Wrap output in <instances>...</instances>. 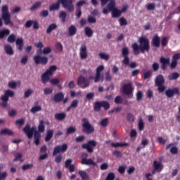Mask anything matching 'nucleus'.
<instances>
[{
	"label": "nucleus",
	"instance_id": "nucleus-45",
	"mask_svg": "<svg viewBox=\"0 0 180 180\" xmlns=\"http://www.w3.org/2000/svg\"><path fill=\"white\" fill-rule=\"evenodd\" d=\"M1 101H2V103L1 104V106H2V108H7L8 101H9L8 98L1 96Z\"/></svg>",
	"mask_w": 180,
	"mask_h": 180
},
{
	"label": "nucleus",
	"instance_id": "nucleus-27",
	"mask_svg": "<svg viewBox=\"0 0 180 180\" xmlns=\"http://www.w3.org/2000/svg\"><path fill=\"white\" fill-rule=\"evenodd\" d=\"M4 50L6 54H8V56H13V49L11 45L9 44L5 45Z\"/></svg>",
	"mask_w": 180,
	"mask_h": 180
},
{
	"label": "nucleus",
	"instance_id": "nucleus-49",
	"mask_svg": "<svg viewBox=\"0 0 180 180\" xmlns=\"http://www.w3.org/2000/svg\"><path fill=\"white\" fill-rule=\"evenodd\" d=\"M99 57L101 58L102 60H105V61H108V60H109L110 58V56L105 53H100L98 54Z\"/></svg>",
	"mask_w": 180,
	"mask_h": 180
},
{
	"label": "nucleus",
	"instance_id": "nucleus-12",
	"mask_svg": "<svg viewBox=\"0 0 180 180\" xmlns=\"http://www.w3.org/2000/svg\"><path fill=\"white\" fill-rule=\"evenodd\" d=\"M101 6H105V5L109 2L107 5V8L110 12H112L116 8V1L115 0H101Z\"/></svg>",
	"mask_w": 180,
	"mask_h": 180
},
{
	"label": "nucleus",
	"instance_id": "nucleus-16",
	"mask_svg": "<svg viewBox=\"0 0 180 180\" xmlns=\"http://www.w3.org/2000/svg\"><path fill=\"white\" fill-rule=\"evenodd\" d=\"M178 60H180V53H175L172 56V63L169 64L171 70H174L178 65Z\"/></svg>",
	"mask_w": 180,
	"mask_h": 180
},
{
	"label": "nucleus",
	"instance_id": "nucleus-43",
	"mask_svg": "<svg viewBox=\"0 0 180 180\" xmlns=\"http://www.w3.org/2000/svg\"><path fill=\"white\" fill-rule=\"evenodd\" d=\"M41 106L40 105H37V106H34L31 108L30 112L32 113H36L37 112H41Z\"/></svg>",
	"mask_w": 180,
	"mask_h": 180
},
{
	"label": "nucleus",
	"instance_id": "nucleus-19",
	"mask_svg": "<svg viewBox=\"0 0 180 180\" xmlns=\"http://www.w3.org/2000/svg\"><path fill=\"white\" fill-rule=\"evenodd\" d=\"M155 85H164L165 84V79L162 75H158L155 79Z\"/></svg>",
	"mask_w": 180,
	"mask_h": 180
},
{
	"label": "nucleus",
	"instance_id": "nucleus-17",
	"mask_svg": "<svg viewBox=\"0 0 180 180\" xmlns=\"http://www.w3.org/2000/svg\"><path fill=\"white\" fill-rule=\"evenodd\" d=\"M151 46L153 47H156V49H158L160 46H161V38L158 34H155V36L153 37L151 41Z\"/></svg>",
	"mask_w": 180,
	"mask_h": 180
},
{
	"label": "nucleus",
	"instance_id": "nucleus-57",
	"mask_svg": "<svg viewBox=\"0 0 180 180\" xmlns=\"http://www.w3.org/2000/svg\"><path fill=\"white\" fill-rule=\"evenodd\" d=\"M115 173L113 172H110L106 178L105 180H115Z\"/></svg>",
	"mask_w": 180,
	"mask_h": 180
},
{
	"label": "nucleus",
	"instance_id": "nucleus-47",
	"mask_svg": "<svg viewBox=\"0 0 180 180\" xmlns=\"http://www.w3.org/2000/svg\"><path fill=\"white\" fill-rule=\"evenodd\" d=\"M75 131H77V128L74 127H70L69 128H68L67 131H66V134H72L73 133H75Z\"/></svg>",
	"mask_w": 180,
	"mask_h": 180
},
{
	"label": "nucleus",
	"instance_id": "nucleus-10",
	"mask_svg": "<svg viewBox=\"0 0 180 180\" xmlns=\"http://www.w3.org/2000/svg\"><path fill=\"white\" fill-rule=\"evenodd\" d=\"M98 146V142L92 139L87 141L86 143H83L82 145V148L83 150H86L87 153L89 154H92L94 153V148Z\"/></svg>",
	"mask_w": 180,
	"mask_h": 180
},
{
	"label": "nucleus",
	"instance_id": "nucleus-11",
	"mask_svg": "<svg viewBox=\"0 0 180 180\" xmlns=\"http://www.w3.org/2000/svg\"><path fill=\"white\" fill-rule=\"evenodd\" d=\"M81 164L82 165H92V167H96V163L94 161L92 158H88V153H82V161Z\"/></svg>",
	"mask_w": 180,
	"mask_h": 180
},
{
	"label": "nucleus",
	"instance_id": "nucleus-31",
	"mask_svg": "<svg viewBox=\"0 0 180 180\" xmlns=\"http://www.w3.org/2000/svg\"><path fill=\"white\" fill-rule=\"evenodd\" d=\"M179 77V73L176 72H174L173 73L168 75L167 78L169 81H174L175 79H178Z\"/></svg>",
	"mask_w": 180,
	"mask_h": 180
},
{
	"label": "nucleus",
	"instance_id": "nucleus-15",
	"mask_svg": "<svg viewBox=\"0 0 180 180\" xmlns=\"http://www.w3.org/2000/svg\"><path fill=\"white\" fill-rule=\"evenodd\" d=\"M79 56L81 60H86L88 58V49H86V45L82 44L79 49Z\"/></svg>",
	"mask_w": 180,
	"mask_h": 180
},
{
	"label": "nucleus",
	"instance_id": "nucleus-35",
	"mask_svg": "<svg viewBox=\"0 0 180 180\" xmlns=\"http://www.w3.org/2000/svg\"><path fill=\"white\" fill-rule=\"evenodd\" d=\"M41 2L36 1L30 8V11H36V9H39V8L41 7Z\"/></svg>",
	"mask_w": 180,
	"mask_h": 180
},
{
	"label": "nucleus",
	"instance_id": "nucleus-21",
	"mask_svg": "<svg viewBox=\"0 0 180 180\" xmlns=\"http://www.w3.org/2000/svg\"><path fill=\"white\" fill-rule=\"evenodd\" d=\"M51 77V76L46 70V72L44 74H42L41 77L42 84H47V82L50 81Z\"/></svg>",
	"mask_w": 180,
	"mask_h": 180
},
{
	"label": "nucleus",
	"instance_id": "nucleus-7",
	"mask_svg": "<svg viewBox=\"0 0 180 180\" xmlns=\"http://www.w3.org/2000/svg\"><path fill=\"white\" fill-rule=\"evenodd\" d=\"M82 132L86 134H92L95 131V128L91 122H89V120L88 118H82Z\"/></svg>",
	"mask_w": 180,
	"mask_h": 180
},
{
	"label": "nucleus",
	"instance_id": "nucleus-63",
	"mask_svg": "<svg viewBox=\"0 0 180 180\" xmlns=\"http://www.w3.org/2000/svg\"><path fill=\"white\" fill-rule=\"evenodd\" d=\"M8 176V173L6 172H3L1 173V169H0V180H5L6 179V177Z\"/></svg>",
	"mask_w": 180,
	"mask_h": 180
},
{
	"label": "nucleus",
	"instance_id": "nucleus-48",
	"mask_svg": "<svg viewBox=\"0 0 180 180\" xmlns=\"http://www.w3.org/2000/svg\"><path fill=\"white\" fill-rule=\"evenodd\" d=\"M15 158L13 159L14 162L16 161H20V160H22V158L23 157V155H22V153H15Z\"/></svg>",
	"mask_w": 180,
	"mask_h": 180
},
{
	"label": "nucleus",
	"instance_id": "nucleus-54",
	"mask_svg": "<svg viewBox=\"0 0 180 180\" xmlns=\"http://www.w3.org/2000/svg\"><path fill=\"white\" fill-rule=\"evenodd\" d=\"M108 124H109V119L108 118H104L103 120H101V125L103 127H106V126H108Z\"/></svg>",
	"mask_w": 180,
	"mask_h": 180
},
{
	"label": "nucleus",
	"instance_id": "nucleus-13",
	"mask_svg": "<svg viewBox=\"0 0 180 180\" xmlns=\"http://www.w3.org/2000/svg\"><path fill=\"white\" fill-rule=\"evenodd\" d=\"M67 150H68V145L66 143L57 146L53 148V155H57V154H60V153H65Z\"/></svg>",
	"mask_w": 180,
	"mask_h": 180
},
{
	"label": "nucleus",
	"instance_id": "nucleus-34",
	"mask_svg": "<svg viewBox=\"0 0 180 180\" xmlns=\"http://www.w3.org/2000/svg\"><path fill=\"white\" fill-rule=\"evenodd\" d=\"M56 29H57V24H55V23L51 24L46 30L47 34H50V33H51L53 30H56Z\"/></svg>",
	"mask_w": 180,
	"mask_h": 180
},
{
	"label": "nucleus",
	"instance_id": "nucleus-59",
	"mask_svg": "<svg viewBox=\"0 0 180 180\" xmlns=\"http://www.w3.org/2000/svg\"><path fill=\"white\" fill-rule=\"evenodd\" d=\"M87 22H88V23H96V18H95L94 17H93L91 15H89Z\"/></svg>",
	"mask_w": 180,
	"mask_h": 180
},
{
	"label": "nucleus",
	"instance_id": "nucleus-40",
	"mask_svg": "<svg viewBox=\"0 0 180 180\" xmlns=\"http://www.w3.org/2000/svg\"><path fill=\"white\" fill-rule=\"evenodd\" d=\"M160 63L161 64H170L169 58H165L164 56L160 57Z\"/></svg>",
	"mask_w": 180,
	"mask_h": 180
},
{
	"label": "nucleus",
	"instance_id": "nucleus-37",
	"mask_svg": "<svg viewBox=\"0 0 180 180\" xmlns=\"http://www.w3.org/2000/svg\"><path fill=\"white\" fill-rule=\"evenodd\" d=\"M79 175H80L82 180L89 179V176H88V174H86V172L85 171H79Z\"/></svg>",
	"mask_w": 180,
	"mask_h": 180
},
{
	"label": "nucleus",
	"instance_id": "nucleus-60",
	"mask_svg": "<svg viewBox=\"0 0 180 180\" xmlns=\"http://www.w3.org/2000/svg\"><path fill=\"white\" fill-rule=\"evenodd\" d=\"M61 161H63V155H58L56 156L55 162H56V164H60Z\"/></svg>",
	"mask_w": 180,
	"mask_h": 180
},
{
	"label": "nucleus",
	"instance_id": "nucleus-53",
	"mask_svg": "<svg viewBox=\"0 0 180 180\" xmlns=\"http://www.w3.org/2000/svg\"><path fill=\"white\" fill-rule=\"evenodd\" d=\"M146 6L147 11H154L155 9V4L153 3L148 4Z\"/></svg>",
	"mask_w": 180,
	"mask_h": 180
},
{
	"label": "nucleus",
	"instance_id": "nucleus-8",
	"mask_svg": "<svg viewBox=\"0 0 180 180\" xmlns=\"http://www.w3.org/2000/svg\"><path fill=\"white\" fill-rule=\"evenodd\" d=\"M1 18L4 20V25L6 26H8V25L13 26V22L11 21V13H9V8L6 5L2 6Z\"/></svg>",
	"mask_w": 180,
	"mask_h": 180
},
{
	"label": "nucleus",
	"instance_id": "nucleus-33",
	"mask_svg": "<svg viewBox=\"0 0 180 180\" xmlns=\"http://www.w3.org/2000/svg\"><path fill=\"white\" fill-rule=\"evenodd\" d=\"M15 95V92L12 90H6L4 93V95L2 96L3 98H7L9 100V97L12 98Z\"/></svg>",
	"mask_w": 180,
	"mask_h": 180
},
{
	"label": "nucleus",
	"instance_id": "nucleus-39",
	"mask_svg": "<svg viewBox=\"0 0 180 180\" xmlns=\"http://www.w3.org/2000/svg\"><path fill=\"white\" fill-rule=\"evenodd\" d=\"M101 106L105 110H108L110 108V104L106 101H101Z\"/></svg>",
	"mask_w": 180,
	"mask_h": 180
},
{
	"label": "nucleus",
	"instance_id": "nucleus-51",
	"mask_svg": "<svg viewBox=\"0 0 180 180\" xmlns=\"http://www.w3.org/2000/svg\"><path fill=\"white\" fill-rule=\"evenodd\" d=\"M153 75V72L151 70H148L147 72H143V79H148Z\"/></svg>",
	"mask_w": 180,
	"mask_h": 180
},
{
	"label": "nucleus",
	"instance_id": "nucleus-22",
	"mask_svg": "<svg viewBox=\"0 0 180 180\" xmlns=\"http://www.w3.org/2000/svg\"><path fill=\"white\" fill-rule=\"evenodd\" d=\"M153 168L155 169V171H157L158 172H161V171H162V168H164V167L162 166V165L160 162H158V161L155 160L153 162Z\"/></svg>",
	"mask_w": 180,
	"mask_h": 180
},
{
	"label": "nucleus",
	"instance_id": "nucleus-1",
	"mask_svg": "<svg viewBox=\"0 0 180 180\" xmlns=\"http://www.w3.org/2000/svg\"><path fill=\"white\" fill-rule=\"evenodd\" d=\"M44 124H46L44 120H40L38 125V131L36 130L34 127L30 128V125L29 124H27L23 129V131L27 136V139H32L34 136V143L36 146H39V144H40V139H41L40 133H44L46 131V125Z\"/></svg>",
	"mask_w": 180,
	"mask_h": 180
},
{
	"label": "nucleus",
	"instance_id": "nucleus-55",
	"mask_svg": "<svg viewBox=\"0 0 180 180\" xmlns=\"http://www.w3.org/2000/svg\"><path fill=\"white\" fill-rule=\"evenodd\" d=\"M167 44H168V38H167V37H165L161 39V46L162 47H165Z\"/></svg>",
	"mask_w": 180,
	"mask_h": 180
},
{
	"label": "nucleus",
	"instance_id": "nucleus-61",
	"mask_svg": "<svg viewBox=\"0 0 180 180\" xmlns=\"http://www.w3.org/2000/svg\"><path fill=\"white\" fill-rule=\"evenodd\" d=\"M49 82L52 85H58V84H60V80L57 78H53L49 80Z\"/></svg>",
	"mask_w": 180,
	"mask_h": 180
},
{
	"label": "nucleus",
	"instance_id": "nucleus-25",
	"mask_svg": "<svg viewBox=\"0 0 180 180\" xmlns=\"http://www.w3.org/2000/svg\"><path fill=\"white\" fill-rule=\"evenodd\" d=\"M69 36L72 37L77 34V27L75 25H70L68 28Z\"/></svg>",
	"mask_w": 180,
	"mask_h": 180
},
{
	"label": "nucleus",
	"instance_id": "nucleus-41",
	"mask_svg": "<svg viewBox=\"0 0 180 180\" xmlns=\"http://www.w3.org/2000/svg\"><path fill=\"white\" fill-rule=\"evenodd\" d=\"M46 71L51 76L53 75V72H54V71H57V66L51 65L49 67L48 70H46Z\"/></svg>",
	"mask_w": 180,
	"mask_h": 180
},
{
	"label": "nucleus",
	"instance_id": "nucleus-2",
	"mask_svg": "<svg viewBox=\"0 0 180 180\" xmlns=\"http://www.w3.org/2000/svg\"><path fill=\"white\" fill-rule=\"evenodd\" d=\"M35 47H37V49H39V50L37 51V56H34L33 58V60L35 63V64H37V65H39V64H41L42 65H46V64H47V63H49V58L46 56H41L40 54H50V53H51V48L50 47H45L44 48L43 50H41V49H43V47H44V45L43 44V42L39 41L37 44H34Z\"/></svg>",
	"mask_w": 180,
	"mask_h": 180
},
{
	"label": "nucleus",
	"instance_id": "nucleus-52",
	"mask_svg": "<svg viewBox=\"0 0 180 180\" xmlns=\"http://www.w3.org/2000/svg\"><path fill=\"white\" fill-rule=\"evenodd\" d=\"M32 168H33L32 163L26 164V165H22V171H27V169H32Z\"/></svg>",
	"mask_w": 180,
	"mask_h": 180
},
{
	"label": "nucleus",
	"instance_id": "nucleus-18",
	"mask_svg": "<svg viewBox=\"0 0 180 180\" xmlns=\"http://www.w3.org/2000/svg\"><path fill=\"white\" fill-rule=\"evenodd\" d=\"M165 95L167 98H172L174 95H179V89L178 87L174 88L173 89H169L166 90Z\"/></svg>",
	"mask_w": 180,
	"mask_h": 180
},
{
	"label": "nucleus",
	"instance_id": "nucleus-50",
	"mask_svg": "<svg viewBox=\"0 0 180 180\" xmlns=\"http://www.w3.org/2000/svg\"><path fill=\"white\" fill-rule=\"evenodd\" d=\"M120 110H122V106H117L115 108H113L111 110L108 111L109 115L112 114V113H118V112H120Z\"/></svg>",
	"mask_w": 180,
	"mask_h": 180
},
{
	"label": "nucleus",
	"instance_id": "nucleus-62",
	"mask_svg": "<svg viewBox=\"0 0 180 180\" xmlns=\"http://www.w3.org/2000/svg\"><path fill=\"white\" fill-rule=\"evenodd\" d=\"M15 124L18 126L19 125L20 127H21V126H23V124H25V119H19L15 121Z\"/></svg>",
	"mask_w": 180,
	"mask_h": 180
},
{
	"label": "nucleus",
	"instance_id": "nucleus-58",
	"mask_svg": "<svg viewBox=\"0 0 180 180\" xmlns=\"http://www.w3.org/2000/svg\"><path fill=\"white\" fill-rule=\"evenodd\" d=\"M44 95H50L51 94H53V89L48 87V88H45L44 90Z\"/></svg>",
	"mask_w": 180,
	"mask_h": 180
},
{
	"label": "nucleus",
	"instance_id": "nucleus-32",
	"mask_svg": "<svg viewBox=\"0 0 180 180\" xmlns=\"http://www.w3.org/2000/svg\"><path fill=\"white\" fill-rule=\"evenodd\" d=\"M84 33L87 36V37H92L94 35V31L89 27H84Z\"/></svg>",
	"mask_w": 180,
	"mask_h": 180
},
{
	"label": "nucleus",
	"instance_id": "nucleus-20",
	"mask_svg": "<svg viewBox=\"0 0 180 180\" xmlns=\"http://www.w3.org/2000/svg\"><path fill=\"white\" fill-rule=\"evenodd\" d=\"M64 99V94L63 92L57 93L53 96V101L54 102H56V103H58L63 101Z\"/></svg>",
	"mask_w": 180,
	"mask_h": 180
},
{
	"label": "nucleus",
	"instance_id": "nucleus-14",
	"mask_svg": "<svg viewBox=\"0 0 180 180\" xmlns=\"http://www.w3.org/2000/svg\"><path fill=\"white\" fill-rule=\"evenodd\" d=\"M89 81L86 80V78L84 76H79L77 78V85L82 88V89L88 88V86H89Z\"/></svg>",
	"mask_w": 180,
	"mask_h": 180
},
{
	"label": "nucleus",
	"instance_id": "nucleus-5",
	"mask_svg": "<svg viewBox=\"0 0 180 180\" xmlns=\"http://www.w3.org/2000/svg\"><path fill=\"white\" fill-rule=\"evenodd\" d=\"M124 84H122V94H124L128 99H131V98H133V91H134L133 83L129 80H124Z\"/></svg>",
	"mask_w": 180,
	"mask_h": 180
},
{
	"label": "nucleus",
	"instance_id": "nucleus-23",
	"mask_svg": "<svg viewBox=\"0 0 180 180\" xmlns=\"http://www.w3.org/2000/svg\"><path fill=\"white\" fill-rule=\"evenodd\" d=\"M65 117H67V114H65V112H58L55 114L56 120H58L59 122L64 120Z\"/></svg>",
	"mask_w": 180,
	"mask_h": 180
},
{
	"label": "nucleus",
	"instance_id": "nucleus-36",
	"mask_svg": "<svg viewBox=\"0 0 180 180\" xmlns=\"http://www.w3.org/2000/svg\"><path fill=\"white\" fill-rule=\"evenodd\" d=\"M59 18L61 19L63 23H65L67 20V13H65V11H60L59 13Z\"/></svg>",
	"mask_w": 180,
	"mask_h": 180
},
{
	"label": "nucleus",
	"instance_id": "nucleus-3",
	"mask_svg": "<svg viewBox=\"0 0 180 180\" xmlns=\"http://www.w3.org/2000/svg\"><path fill=\"white\" fill-rule=\"evenodd\" d=\"M139 45L136 42L131 44V49L134 56H139V54H140V51L142 54H144L146 51L147 53L150 51V40H148V39L144 37H141L139 39Z\"/></svg>",
	"mask_w": 180,
	"mask_h": 180
},
{
	"label": "nucleus",
	"instance_id": "nucleus-6",
	"mask_svg": "<svg viewBox=\"0 0 180 180\" xmlns=\"http://www.w3.org/2000/svg\"><path fill=\"white\" fill-rule=\"evenodd\" d=\"M129 48L124 47L122 49V57H124L122 63L125 65H129L130 68H136V67H137V63H136V62H131L130 63V58H129Z\"/></svg>",
	"mask_w": 180,
	"mask_h": 180
},
{
	"label": "nucleus",
	"instance_id": "nucleus-28",
	"mask_svg": "<svg viewBox=\"0 0 180 180\" xmlns=\"http://www.w3.org/2000/svg\"><path fill=\"white\" fill-rule=\"evenodd\" d=\"M111 12H112V18H120V16H122V11L117 9V8L112 10Z\"/></svg>",
	"mask_w": 180,
	"mask_h": 180
},
{
	"label": "nucleus",
	"instance_id": "nucleus-64",
	"mask_svg": "<svg viewBox=\"0 0 180 180\" xmlns=\"http://www.w3.org/2000/svg\"><path fill=\"white\" fill-rule=\"evenodd\" d=\"M122 101H123V99L122 98L121 96H117L115 98V103L117 105H120V103H122Z\"/></svg>",
	"mask_w": 180,
	"mask_h": 180
},
{
	"label": "nucleus",
	"instance_id": "nucleus-56",
	"mask_svg": "<svg viewBox=\"0 0 180 180\" xmlns=\"http://www.w3.org/2000/svg\"><path fill=\"white\" fill-rule=\"evenodd\" d=\"M83 5H88V3L86 2V1L82 0V1H78L76 4V6H77V8H81V6H83Z\"/></svg>",
	"mask_w": 180,
	"mask_h": 180
},
{
	"label": "nucleus",
	"instance_id": "nucleus-4",
	"mask_svg": "<svg viewBox=\"0 0 180 180\" xmlns=\"http://www.w3.org/2000/svg\"><path fill=\"white\" fill-rule=\"evenodd\" d=\"M62 5L64 9H66L68 12H74V4H72V0H57L56 3L51 4L49 6L50 12H53V11H58L60 9V5Z\"/></svg>",
	"mask_w": 180,
	"mask_h": 180
},
{
	"label": "nucleus",
	"instance_id": "nucleus-44",
	"mask_svg": "<svg viewBox=\"0 0 180 180\" xmlns=\"http://www.w3.org/2000/svg\"><path fill=\"white\" fill-rule=\"evenodd\" d=\"M120 26H127V20L124 17H122L119 19Z\"/></svg>",
	"mask_w": 180,
	"mask_h": 180
},
{
	"label": "nucleus",
	"instance_id": "nucleus-9",
	"mask_svg": "<svg viewBox=\"0 0 180 180\" xmlns=\"http://www.w3.org/2000/svg\"><path fill=\"white\" fill-rule=\"evenodd\" d=\"M7 41L8 43H15V41L18 49L20 51H22V50H23V46H25V44L23 42L22 38H18L16 39V35H15L14 34H11L7 38Z\"/></svg>",
	"mask_w": 180,
	"mask_h": 180
},
{
	"label": "nucleus",
	"instance_id": "nucleus-46",
	"mask_svg": "<svg viewBox=\"0 0 180 180\" xmlns=\"http://www.w3.org/2000/svg\"><path fill=\"white\" fill-rule=\"evenodd\" d=\"M139 130V131H143L144 130V122L143 121V119H140L138 124Z\"/></svg>",
	"mask_w": 180,
	"mask_h": 180
},
{
	"label": "nucleus",
	"instance_id": "nucleus-26",
	"mask_svg": "<svg viewBox=\"0 0 180 180\" xmlns=\"http://www.w3.org/2000/svg\"><path fill=\"white\" fill-rule=\"evenodd\" d=\"M0 134L3 136H13V131L9 129H4L1 130Z\"/></svg>",
	"mask_w": 180,
	"mask_h": 180
},
{
	"label": "nucleus",
	"instance_id": "nucleus-38",
	"mask_svg": "<svg viewBox=\"0 0 180 180\" xmlns=\"http://www.w3.org/2000/svg\"><path fill=\"white\" fill-rule=\"evenodd\" d=\"M102 108V101H96L94 103V110L95 112H99V110H101V109Z\"/></svg>",
	"mask_w": 180,
	"mask_h": 180
},
{
	"label": "nucleus",
	"instance_id": "nucleus-29",
	"mask_svg": "<svg viewBox=\"0 0 180 180\" xmlns=\"http://www.w3.org/2000/svg\"><path fill=\"white\" fill-rule=\"evenodd\" d=\"M11 34V30L8 29L0 30V40H2L5 36H9Z\"/></svg>",
	"mask_w": 180,
	"mask_h": 180
},
{
	"label": "nucleus",
	"instance_id": "nucleus-24",
	"mask_svg": "<svg viewBox=\"0 0 180 180\" xmlns=\"http://www.w3.org/2000/svg\"><path fill=\"white\" fill-rule=\"evenodd\" d=\"M111 146H112L114 148H118L119 147H127L129 146V143H112Z\"/></svg>",
	"mask_w": 180,
	"mask_h": 180
},
{
	"label": "nucleus",
	"instance_id": "nucleus-30",
	"mask_svg": "<svg viewBox=\"0 0 180 180\" xmlns=\"http://www.w3.org/2000/svg\"><path fill=\"white\" fill-rule=\"evenodd\" d=\"M53 134H54V131L53 129H49L46 131V136L45 137V141H50L53 139Z\"/></svg>",
	"mask_w": 180,
	"mask_h": 180
},
{
	"label": "nucleus",
	"instance_id": "nucleus-42",
	"mask_svg": "<svg viewBox=\"0 0 180 180\" xmlns=\"http://www.w3.org/2000/svg\"><path fill=\"white\" fill-rule=\"evenodd\" d=\"M127 120L129 123H133L134 122V115L130 112L127 115Z\"/></svg>",
	"mask_w": 180,
	"mask_h": 180
}]
</instances>
